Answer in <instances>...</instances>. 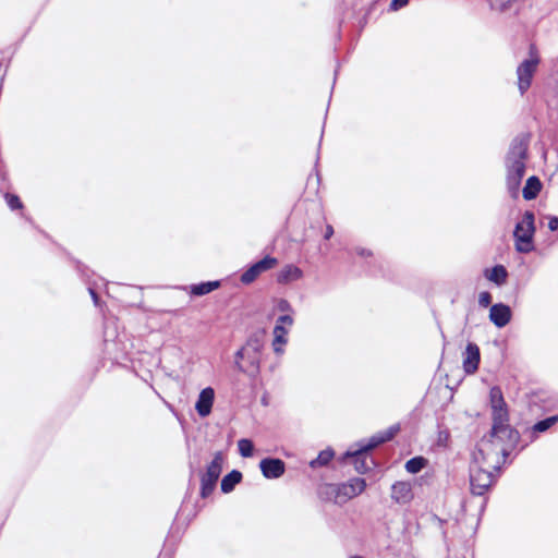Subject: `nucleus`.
<instances>
[{"label": "nucleus", "mask_w": 558, "mask_h": 558, "mask_svg": "<svg viewBox=\"0 0 558 558\" xmlns=\"http://www.w3.org/2000/svg\"><path fill=\"white\" fill-rule=\"evenodd\" d=\"M399 430V426H391L387 430L372 436L367 441H361L350 447L344 453L343 460L353 459V464L359 473H366L374 464L372 460L367 461V452L380 444L390 440Z\"/></svg>", "instance_id": "obj_2"}, {"label": "nucleus", "mask_w": 558, "mask_h": 558, "mask_svg": "<svg viewBox=\"0 0 558 558\" xmlns=\"http://www.w3.org/2000/svg\"><path fill=\"white\" fill-rule=\"evenodd\" d=\"M332 234H333V228L329 225L326 228L325 239L326 240L330 239L332 236Z\"/></svg>", "instance_id": "obj_34"}, {"label": "nucleus", "mask_w": 558, "mask_h": 558, "mask_svg": "<svg viewBox=\"0 0 558 558\" xmlns=\"http://www.w3.org/2000/svg\"><path fill=\"white\" fill-rule=\"evenodd\" d=\"M293 323L294 319L289 314L281 315L277 318L272 330L274 339L271 343L276 354L280 355L284 352V345L288 343V333Z\"/></svg>", "instance_id": "obj_9"}, {"label": "nucleus", "mask_w": 558, "mask_h": 558, "mask_svg": "<svg viewBox=\"0 0 558 558\" xmlns=\"http://www.w3.org/2000/svg\"><path fill=\"white\" fill-rule=\"evenodd\" d=\"M359 254H360V255H362V256H364V255H366V251H365V250H361V251L359 252Z\"/></svg>", "instance_id": "obj_36"}, {"label": "nucleus", "mask_w": 558, "mask_h": 558, "mask_svg": "<svg viewBox=\"0 0 558 558\" xmlns=\"http://www.w3.org/2000/svg\"><path fill=\"white\" fill-rule=\"evenodd\" d=\"M515 0H488L493 10L504 12L508 10Z\"/></svg>", "instance_id": "obj_28"}, {"label": "nucleus", "mask_w": 558, "mask_h": 558, "mask_svg": "<svg viewBox=\"0 0 558 558\" xmlns=\"http://www.w3.org/2000/svg\"><path fill=\"white\" fill-rule=\"evenodd\" d=\"M365 487L366 482L364 478L354 477L343 484H325L320 487L319 495L324 500L343 505L361 495Z\"/></svg>", "instance_id": "obj_4"}, {"label": "nucleus", "mask_w": 558, "mask_h": 558, "mask_svg": "<svg viewBox=\"0 0 558 558\" xmlns=\"http://www.w3.org/2000/svg\"><path fill=\"white\" fill-rule=\"evenodd\" d=\"M507 437L493 436V432L488 436L483 437L472 453V460L485 464L487 468L499 469L500 463L507 454V448L504 440Z\"/></svg>", "instance_id": "obj_3"}, {"label": "nucleus", "mask_w": 558, "mask_h": 558, "mask_svg": "<svg viewBox=\"0 0 558 558\" xmlns=\"http://www.w3.org/2000/svg\"><path fill=\"white\" fill-rule=\"evenodd\" d=\"M225 458L222 452L215 453L211 462L207 465L205 473L201 477V495L208 497L215 489L217 481L221 474Z\"/></svg>", "instance_id": "obj_8"}, {"label": "nucleus", "mask_w": 558, "mask_h": 558, "mask_svg": "<svg viewBox=\"0 0 558 558\" xmlns=\"http://www.w3.org/2000/svg\"><path fill=\"white\" fill-rule=\"evenodd\" d=\"M558 421V416L555 415V416H550V417H547L545 420H542L539 422H537L534 426H533V432L535 433H543V432H546L547 429H549L556 422Z\"/></svg>", "instance_id": "obj_27"}, {"label": "nucleus", "mask_w": 558, "mask_h": 558, "mask_svg": "<svg viewBox=\"0 0 558 558\" xmlns=\"http://www.w3.org/2000/svg\"><path fill=\"white\" fill-rule=\"evenodd\" d=\"M492 303V295L487 291H483L478 294V304L482 307H487Z\"/></svg>", "instance_id": "obj_30"}, {"label": "nucleus", "mask_w": 558, "mask_h": 558, "mask_svg": "<svg viewBox=\"0 0 558 558\" xmlns=\"http://www.w3.org/2000/svg\"><path fill=\"white\" fill-rule=\"evenodd\" d=\"M277 265V259L271 256H266L259 262L252 265L241 276V282L244 284L252 283L262 272L271 269Z\"/></svg>", "instance_id": "obj_12"}, {"label": "nucleus", "mask_w": 558, "mask_h": 558, "mask_svg": "<svg viewBox=\"0 0 558 558\" xmlns=\"http://www.w3.org/2000/svg\"><path fill=\"white\" fill-rule=\"evenodd\" d=\"M215 401V390L211 387H206L198 393L195 402V410L201 417H207L213 410Z\"/></svg>", "instance_id": "obj_14"}, {"label": "nucleus", "mask_w": 558, "mask_h": 558, "mask_svg": "<svg viewBox=\"0 0 558 558\" xmlns=\"http://www.w3.org/2000/svg\"><path fill=\"white\" fill-rule=\"evenodd\" d=\"M303 277L304 271L300 267L293 264H287L278 271L277 282L280 284H289L303 279Z\"/></svg>", "instance_id": "obj_17"}, {"label": "nucleus", "mask_w": 558, "mask_h": 558, "mask_svg": "<svg viewBox=\"0 0 558 558\" xmlns=\"http://www.w3.org/2000/svg\"><path fill=\"white\" fill-rule=\"evenodd\" d=\"M529 136L515 137L506 157L507 187L511 196L517 197L519 187L525 173L527 158Z\"/></svg>", "instance_id": "obj_1"}, {"label": "nucleus", "mask_w": 558, "mask_h": 558, "mask_svg": "<svg viewBox=\"0 0 558 558\" xmlns=\"http://www.w3.org/2000/svg\"><path fill=\"white\" fill-rule=\"evenodd\" d=\"M534 214L525 211L517 223L513 232L515 250L520 253H530L534 250L533 238L535 233Z\"/></svg>", "instance_id": "obj_6"}, {"label": "nucleus", "mask_w": 558, "mask_h": 558, "mask_svg": "<svg viewBox=\"0 0 558 558\" xmlns=\"http://www.w3.org/2000/svg\"><path fill=\"white\" fill-rule=\"evenodd\" d=\"M278 308L282 312L291 311V305L287 300H280L278 303Z\"/></svg>", "instance_id": "obj_32"}, {"label": "nucleus", "mask_w": 558, "mask_h": 558, "mask_svg": "<svg viewBox=\"0 0 558 558\" xmlns=\"http://www.w3.org/2000/svg\"><path fill=\"white\" fill-rule=\"evenodd\" d=\"M485 277L489 280L495 282L498 286H501L506 282L508 272L507 269L502 265H497L493 267L492 269H487L485 271Z\"/></svg>", "instance_id": "obj_20"}, {"label": "nucleus", "mask_w": 558, "mask_h": 558, "mask_svg": "<svg viewBox=\"0 0 558 558\" xmlns=\"http://www.w3.org/2000/svg\"><path fill=\"white\" fill-rule=\"evenodd\" d=\"M480 364V349L475 343L466 345L463 356V368L466 374H473L477 371Z\"/></svg>", "instance_id": "obj_18"}, {"label": "nucleus", "mask_w": 558, "mask_h": 558, "mask_svg": "<svg viewBox=\"0 0 558 558\" xmlns=\"http://www.w3.org/2000/svg\"><path fill=\"white\" fill-rule=\"evenodd\" d=\"M537 64V56L531 53V57L521 62L520 65L518 66V87L522 95L530 88Z\"/></svg>", "instance_id": "obj_11"}, {"label": "nucleus", "mask_w": 558, "mask_h": 558, "mask_svg": "<svg viewBox=\"0 0 558 558\" xmlns=\"http://www.w3.org/2000/svg\"><path fill=\"white\" fill-rule=\"evenodd\" d=\"M409 3V0H392L390 3V9L397 11Z\"/></svg>", "instance_id": "obj_31"}, {"label": "nucleus", "mask_w": 558, "mask_h": 558, "mask_svg": "<svg viewBox=\"0 0 558 558\" xmlns=\"http://www.w3.org/2000/svg\"><path fill=\"white\" fill-rule=\"evenodd\" d=\"M7 203L11 209L22 208V203L16 195L7 194Z\"/></svg>", "instance_id": "obj_29"}, {"label": "nucleus", "mask_w": 558, "mask_h": 558, "mask_svg": "<svg viewBox=\"0 0 558 558\" xmlns=\"http://www.w3.org/2000/svg\"><path fill=\"white\" fill-rule=\"evenodd\" d=\"M390 496L398 505L410 504L414 498L413 486L410 482L398 481L392 484Z\"/></svg>", "instance_id": "obj_13"}, {"label": "nucleus", "mask_w": 558, "mask_h": 558, "mask_svg": "<svg viewBox=\"0 0 558 558\" xmlns=\"http://www.w3.org/2000/svg\"><path fill=\"white\" fill-rule=\"evenodd\" d=\"M548 228L551 231L558 230V218L557 217H550L548 221Z\"/></svg>", "instance_id": "obj_33"}, {"label": "nucleus", "mask_w": 558, "mask_h": 558, "mask_svg": "<svg viewBox=\"0 0 558 558\" xmlns=\"http://www.w3.org/2000/svg\"><path fill=\"white\" fill-rule=\"evenodd\" d=\"M497 468H487L485 464L474 462L472 460L470 465V485L471 492L474 495L482 496L492 486L494 482V474L492 470Z\"/></svg>", "instance_id": "obj_7"}, {"label": "nucleus", "mask_w": 558, "mask_h": 558, "mask_svg": "<svg viewBox=\"0 0 558 558\" xmlns=\"http://www.w3.org/2000/svg\"><path fill=\"white\" fill-rule=\"evenodd\" d=\"M219 286H220L219 281H207V282L193 284L191 287V293L193 295H197V296L205 295V294H208L211 291L216 290L217 288H219Z\"/></svg>", "instance_id": "obj_22"}, {"label": "nucleus", "mask_w": 558, "mask_h": 558, "mask_svg": "<svg viewBox=\"0 0 558 558\" xmlns=\"http://www.w3.org/2000/svg\"><path fill=\"white\" fill-rule=\"evenodd\" d=\"M333 456H335L333 450L330 448H327V449L320 451L318 453L317 458L310 462V466L312 469L325 466L331 461Z\"/></svg>", "instance_id": "obj_23"}, {"label": "nucleus", "mask_w": 558, "mask_h": 558, "mask_svg": "<svg viewBox=\"0 0 558 558\" xmlns=\"http://www.w3.org/2000/svg\"><path fill=\"white\" fill-rule=\"evenodd\" d=\"M542 187L541 181L536 177H530L522 190L523 197L531 201L537 196Z\"/></svg>", "instance_id": "obj_19"}, {"label": "nucleus", "mask_w": 558, "mask_h": 558, "mask_svg": "<svg viewBox=\"0 0 558 558\" xmlns=\"http://www.w3.org/2000/svg\"><path fill=\"white\" fill-rule=\"evenodd\" d=\"M259 469L266 478H279L286 471V464L277 458H266L259 462Z\"/></svg>", "instance_id": "obj_15"}, {"label": "nucleus", "mask_w": 558, "mask_h": 558, "mask_svg": "<svg viewBox=\"0 0 558 558\" xmlns=\"http://www.w3.org/2000/svg\"><path fill=\"white\" fill-rule=\"evenodd\" d=\"M262 349L263 343L257 338L248 339L234 355V364L238 371L255 378L260 368Z\"/></svg>", "instance_id": "obj_5"}, {"label": "nucleus", "mask_w": 558, "mask_h": 558, "mask_svg": "<svg viewBox=\"0 0 558 558\" xmlns=\"http://www.w3.org/2000/svg\"><path fill=\"white\" fill-rule=\"evenodd\" d=\"M242 480V473L233 470L226 476H223L221 481V490L225 494H228L234 489V486L239 484Z\"/></svg>", "instance_id": "obj_21"}, {"label": "nucleus", "mask_w": 558, "mask_h": 558, "mask_svg": "<svg viewBox=\"0 0 558 558\" xmlns=\"http://www.w3.org/2000/svg\"><path fill=\"white\" fill-rule=\"evenodd\" d=\"M426 465V460L423 457H415L407 461L405 470L411 474L418 473Z\"/></svg>", "instance_id": "obj_25"}, {"label": "nucleus", "mask_w": 558, "mask_h": 558, "mask_svg": "<svg viewBox=\"0 0 558 558\" xmlns=\"http://www.w3.org/2000/svg\"><path fill=\"white\" fill-rule=\"evenodd\" d=\"M239 452L242 457L248 458L253 456L254 445L250 439L242 438L238 441Z\"/></svg>", "instance_id": "obj_26"}, {"label": "nucleus", "mask_w": 558, "mask_h": 558, "mask_svg": "<svg viewBox=\"0 0 558 558\" xmlns=\"http://www.w3.org/2000/svg\"><path fill=\"white\" fill-rule=\"evenodd\" d=\"M89 293H90L95 304H97L98 298H97V294L95 293V291L92 288H89Z\"/></svg>", "instance_id": "obj_35"}, {"label": "nucleus", "mask_w": 558, "mask_h": 558, "mask_svg": "<svg viewBox=\"0 0 558 558\" xmlns=\"http://www.w3.org/2000/svg\"><path fill=\"white\" fill-rule=\"evenodd\" d=\"M489 400L492 410L506 408L507 404L505 402L501 389L499 387H493L489 391Z\"/></svg>", "instance_id": "obj_24"}, {"label": "nucleus", "mask_w": 558, "mask_h": 558, "mask_svg": "<svg viewBox=\"0 0 558 558\" xmlns=\"http://www.w3.org/2000/svg\"><path fill=\"white\" fill-rule=\"evenodd\" d=\"M493 412V436H499V437H507L509 441H514L517 439L515 432L510 428L508 422H509V414L508 409L501 408L492 410Z\"/></svg>", "instance_id": "obj_10"}, {"label": "nucleus", "mask_w": 558, "mask_h": 558, "mask_svg": "<svg viewBox=\"0 0 558 558\" xmlns=\"http://www.w3.org/2000/svg\"><path fill=\"white\" fill-rule=\"evenodd\" d=\"M511 317V308L504 303L494 304L489 310V319L498 328L508 325Z\"/></svg>", "instance_id": "obj_16"}]
</instances>
